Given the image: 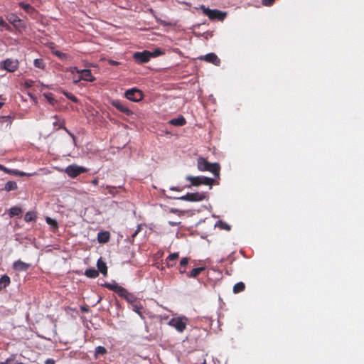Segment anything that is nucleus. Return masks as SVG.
Segmentation results:
<instances>
[{
	"mask_svg": "<svg viewBox=\"0 0 364 364\" xmlns=\"http://www.w3.org/2000/svg\"><path fill=\"white\" fill-rule=\"evenodd\" d=\"M198 168L201 171H210L215 177H219L220 166L218 163H210L205 159L200 157L197 163Z\"/></svg>",
	"mask_w": 364,
	"mask_h": 364,
	"instance_id": "obj_1",
	"label": "nucleus"
},
{
	"mask_svg": "<svg viewBox=\"0 0 364 364\" xmlns=\"http://www.w3.org/2000/svg\"><path fill=\"white\" fill-rule=\"evenodd\" d=\"M186 180L191 182L190 186H198L200 185H207L209 186L210 188L213 185L215 180L212 178H208L205 176H187L186 177Z\"/></svg>",
	"mask_w": 364,
	"mask_h": 364,
	"instance_id": "obj_2",
	"label": "nucleus"
},
{
	"mask_svg": "<svg viewBox=\"0 0 364 364\" xmlns=\"http://www.w3.org/2000/svg\"><path fill=\"white\" fill-rule=\"evenodd\" d=\"M87 171V168L77 164L69 165L65 169V173L72 178H75L81 173H86Z\"/></svg>",
	"mask_w": 364,
	"mask_h": 364,
	"instance_id": "obj_3",
	"label": "nucleus"
},
{
	"mask_svg": "<svg viewBox=\"0 0 364 364\" xmlns=\"http://www.w3.org/2000/svg\"><path fill=\"white\" fill-rule=\"evenodd\" d=\"M187 322L186 317H176L169 321L168 325L175 328L177 331L182 333L186 328Z\"/></svg>",
	"mask_w": 364,
	"mask_h": 364,
	"instance_id": "obj_4",
	"label": "nucleus"
},
{
	"mask_svg": "<svg viewBox=\"0 0 364 364\" xmlns=\"http://www.w3.org/2000/svg\"><path fill=\"white\" fill-rule=\"evenodd\" d=\"M18 60L7 58L1 63L0 67L8 72L13 73L18 69Z\"/></svg>",
	"mask_w": 364,
	"mask_h": 364,
	"instance_id": "obj_5",
	"label": "nucleus"
},
{
	"mask_svg": "<svg viewBox=\"0 0 364 364\" xmlns=\"http://www.w3.org/2000/svg\"><path fill=\"white\" fill-rule=\"evenodd\" d=\"M206 198V194L205 193H188L186 195L178 198L182 200L197 202L201 201Z\"/></svg>",
	"mask_w": 364,
	"mask_h": 364,
	"instance_id": "obj_6",
	"label": "nucleus"
},
{
	"mask_svg": "<svg viewBox=\"0 0 364 364\" xmlns=\"http://www.w3.org/2000/svg\"><path fill=\"white\" fill-rule=\"evenodd\" d=\"M133 58L139 64L146 63L151 59V52L149 50L135 52L133 54Z\"/></svg>",
	"mask_w": 364,
	"mask_h": 364,
	"instance_id": "obj_7",
	"label": "nucleus"
},
{
	"mask_svg": "<svg viewBox=\"0 0 364 364\" xmlns=\"http://www.w3.org/2000/svg\"><path fill=\"white\" fill-rule=\"evenodd\" d=\"M125 97L133 102H139L143 99L142 92L136 88H132L125 92Z\"/></svg>",
	"mask_w": 364,
	"mask_h": 364,
	"instance_id": "obj_8",
	"label": "nucleus"
},
{
	"mask_svg": "<svg viewBox=\"0 0 364 364\" xmlns=\"http://www.w3.org/2000/svg\"><path fill=\"white\" fill-rule=\"evenodd\" d=\"M204 14L212 20L218 19L223 21L226 16V14L217 9H204Z\"/></svg>",
	"mask_w": 364,
	"mask_h": 364,
	"instance_id": "obj_9",
	"label": "nucleus"
},
{
	"mask_svg": "<svg viewBox=\"0 0 364 364\" xmlns=\"http://www.w3.org/2000/svg\"><path fill=\"white\" fill-rule=\"evenodd\" d=\"M73 70L76 71L77 73L80 74V77L78 80H75V82L77 83L80 80H85L87 82H93L95 80V78L92 76L91 70H79L77 68H74Z\"/></svg>",
	"mask_w": 364,
	"mask_h": 364,
	"instance_id": "obj_10",
	"label": "nucleus"
},
{
	"mask_svg": "<svg viewBox=\"0 0 364 364\" xmlns=\"http://www.w3.org/2000/svg\"><path fill=\"white\" fill-rule=\"evenodd\" d=\"M54 121L53 122V129L57 131L60 129H63L67 133H68L70 136H73V135L65 127V120L62 119L58 115H55L53 117Z\"/></svg>",
	"mask_w": 364,
	"mask_h": 364,
	"instance_id": "obj_11",
	"label": "nucleus"
},
{
	"mask_svg": "<svg viewBox=\"0 0 364 364\" xmlns=\"http://www.w3.org/2000/svg\"><path fill=\"white\" fill-rule=\"evenodd\" d=\"M200 60H205L208 63H211L215 65H220V60L218 58V57L213 53H210L205 55H202L198 58Z\"/></svg>",
	"mask_w": 364,
	"mask_h": 364,
	"instance_id": "obj_12",
	"label": "nucleus"
},
{
	"mask_svg": "<svg viewBox=\"0 0 364 364\" xmlns=\"http://www.w3.org/2000/svg\"><path fill=\"white\" fill-rule=\"evenodd\" d=\"M113 107H114L119 112L125 114L127 116H130L133 114L132 111L129 109L125 105L119 100H114L112 102Z\"/></svg>",
	"mask_w": 364,
	"mask_h": 364,
	"instance_id": "obj_13",
	"label": "nucleus"
},
{
	"mask_svg": "<svg viewBox=\"0 0 364 364\" xmlns=\"http://www.w3.org/2000/svg\"><path fill=\"white\" fill-rule=\"evenodd\" d=\"M31 267V264L26 263L21 259L16 260L13 263V268L17 272H26Z\"/></svg>",
	"mask_w": 364,
	"mask_h": 364,
	"instance_id": "obj_14",
	"label": "nucleus"
},
{
	"mask_svg": "<svg viewBox=\"0 0 364 364\" xmlns=\"http://www.w3.org/2000/svg\"><path fill=\"white\" fill-rule=\"evenodd\" d=\"M179 257V253L178 252H174L172 254H170L166 258V264L168 267H172L176 264V260Z\"/></svg>",
	"mask_w": 364,
	"mask_h": 364,
	"instance_id": "obj_15",
	"label": "nucleus"
},
{
	"mask_svg": "<svg viewBox=\"0 0 364 364\" xmlns=\"http://www.w3.org/2000/svg\"><path fill=\"white\" fill-rule=\"evenodd\" d=\"M19 6L22 8L25 11V12L30 15H36L37 14L36 9L28 4L20 2Z\"/></svg>",
	"mask_w": 364,
	"mask_h": 364,
	"instance_id": "obj_16",
	"label": "nucleus"
},
{
	"mask_svg": "<svg viewBox=\"0 0 364 364\" xmlns=\"http://www.w3.org/2000/svg\"><path fill=\"white\" fill-rule=\"evenodd\" d=\"M110 234L107 231L100 232L97 234V240L100 243H106L109 240Z\"/></svg>",
	"mask_w": 364,
	"mask_h": 364,
	"instance_id": "obj_17",
	"label": "nucleus"
},
{
	"mask_svg": "<svg viewBox=\"0 0 364 364\" xmlns=\"http://www.w3.org/2000/svg\"><path fill=\"white\" fill-rule=\"evenodd\" d=\"M189 258L183 257L181 259L179 267H178V272L180 274H186V267L188 264Z\"/></svg>",
	"mask_w": 364,
	"mask_h": 364,
	"instance_id": "obj_18",
	"label": "nucleus"
},
{
	"mask_svg": "<svg viewBox=\"0 0 364 364\" xmlns=\"http://www.w3.org/2000/svg\"><path fill=\"white\" fill-rule=\"evenodd\" d=\"M169 124L176 127H181L186 124V120L183 116H180L178 118L171 119Z\"/></svg>",
	"mask_w": 364,
	"mask_h": 364,
	"instance_id": "obj_19",
	"label": "nucleus"
},
{
	"mask_svg": "<svg viewBox=\"0 0 364 364\" xmlns=\"http://www.w3.org/2000/svg\"><path fill=\"white\" fill-rule=\"evenodd\" d=\"M205 270V267H197L193 269L190 272H187L186 277L188 278H196L202 272Z\"/></svg>",
	"mask_w": 364,
	"mask_h": 364,
	"instance_id": "obj_20",
	"label": "nucleus"
},
{
	"mask_svg": "<svg viewBox=\"0 0 364 364\" xmlns=\"http://www.w3.org/2000/svg\"><path fill=\"white\" fill-rule=\"evenodd\" d=\"M97 271L100 272L103 275L106 276L107 274V267L105 262L102 259H99L97 262Z\"/></svg>",
	"mask_w": 364,
	"mask_h": 364,
	"instance_id": "obj_21",
	"label": "nucleus"
},
{
	"mask_svg": "<svg viewBox=\"0 0 364 364\" xmlns=\"http://www.w3.org/2000/svg\"><path fill=\"white\" fill-rule=\"evenodd\" d=\"M37 214L35 211H29L24 215V220L27 223L36 222Z\"/></svg>",
	"mask_w": 364,
	"mask_h": 364,
	"instance_id": "obj_22",
	"label": "nucleus"
},
{
	"mask_svg": "<svg viewBox=\"0 0 364 364\" xmlns=\"http://www.w3.org/2000/svg\"><path fill=\"white\" fill-rule=\"evenodd\" d=\"M10 277L7 275H4L0 278V291L5 289L10 284Z\"/></svg>",
	"mask_w": 364,
	"mask_h": 364,
	"instance_id": "obj_23",
	"label": "nucleus"
},
{
	"mask_svg": "<svg viewBox=\"0 0 364 364\" xmlns=\"http://www.w3.org/2000/svg\"><path fill=\"white\" fill-rule=\"evenodd\" d=\"M22 213V210L21 208L14 206L11 208L9 210V215L10 218H13L14 216H18Z\"/></svg>",
	"mask_w": 364,
	"mask_h": 364,
	"instance_id": "obj_24",
	"label": "nucleus"
},
{
	"mask_svg": "<svg viewBox=\"0 0 364 364\" xmlns=\"http://www.w3.org/2000/svg\"><path fill=\"white\" fill-rule=\"evenodd\" d=\"M85 275L89 278H96L99 276V273L95 268H90L85 270Z\"/></svg>",
	"mask_w": 364,
	"mask_h": 364,
	"instance_id": "obj_25",
	"label": "nucleus"
},
{
	"mask_svg": "<svg viewBox=\"0 0 364 364\" xmlns=\"http://www.w3.org/2000/svg\"><path fill=\"white\" fill-rule=\"evenodd\" d=\"M131 308L134 311L137 313L139 315L141 316V310L143 309V306L140 301H136V302H134L131 305Z\"/></svg>",
	"mask_w": 364,
	"mask_h": 364,
	"instance_id": "obj_26",
	"label": "nucleus"
},
{
	"mask_svg": "<svg viewBox=\"0 0 364 364\" xmlns=\"http://www.w3.org/2000/svg\"><path fill=\"white\" fill-rule=\"evenodd\" d=\"M17 188V183L15 181H9L5 184L4 190L9 192L16 190Z\"/></svg>",
	"mask_w": 364,
	"mask_h": 364,
	"instance_id": "obj_27",
	"label": "nucleus"
},
{
	"mask_svg": "<svg viewBox=\"0 0 364 364\" xmlns=\"http://www.w3.org/2000/svg\"><path fill=\"white\" fill-rule=\"evenodd\" d=\"M245 285L243 282H240L235 284L233 287V292L235 294H237L242 292L245 290Z\"/></svg>",
	"mask_w": 364,
	"mask_h": 364,
	"instance_id": "obj_28",
	"label": "nucleus"
},
{
	"mask_svg": "<svg viewBox=\"0 0 364 364\" xmlns=\"http://www.w3.org/2000/svg\"><path fill=\"white\" fill-rule=\"evenodd\" d=\"M33 64L36 68H40L41 70H44L46 68V63L42 58L35 59Z\"/></svg>",
	"mask_w": 364,
	"mask_h": 364,
	"instance_id": "obj_29",
	"label": "nucleus"
},
{
	"mask_svg": "<svg viewBox=\"0 0 364 364\" xmlns=\"http://www.w3.org/2000/svg\"><path fill=\"white\" fill-rule=\"evenodd\" d=\"M0 364H24L21 362H15V355H12L8 358L5 361L1 362Z\"/></svg>",
	"mask_w": 364,
	"mask_h": 364,
	"instance_id": "obj_30",
	"label": "nucleus"
},
{
	"mask_svg": "<svg viewBox=\"0 0 364 364\" xmlns=\"http://www.w3.org/2000/svg\"><path fill=\"white\" fill-rule=\"evenodd\" d=\"M127 290L124 287L119 286L115 291L120 297L124 298L127 294Z\"/></svg>",
	"mask_w": 364,
	"mask_h": 364,
	"instance_id": "obj_31",
	"label": "nucleus"
},
{
	"mask_svg": "<svg viewBox=\"0 0 364 364\" xmlns=\"http://www.w3.org/2000/svg\"><path fill=\"white\" fill-rule=\"evenodd\" d=\"M124 299H125L130 304L132 305L134 302L137 301L136 298L132 294L127 292V295L124 296Z\"/></svg>",
	"mask_w": 364,
	"mask_h": 364,
	"instance_id": "obj_32",
	"label": "nucleus"
},
{
	"mask_svg": "<svg viewBox=\"0 0 364 364\" xmlns=\"http://www.w3.org/2000/svg\"><path fill=\"white\" fill-rule=\"evenodd\" d=\"M107 353V349L103 346H97L95 348V356L97 357L99 355H105Z\"/></svg>",
	"mask_w": 364,
	"mask_h": 364,
	"instance_id": "obj_33",
	"label": "nucleus"
},
{
	"mask_svg": "<svg viewBox=\"0 0 364 364\" xmlns=\"http://www.w3.org/2000/svg\"><path fill=\"white\" fill-rule=\"evenodd\" d=\"M46 223L49 225H50L53 228L57 229L58 228V223L56 222L55 220L48 217V218H46Z\"/></svg>",
	"mask_w": 364,
	"mask_h": 364,
	"instance_id": "obj_34",
	"label": "nucleus"
},
{
	"mask_svg": "<svg viewBox=\"0 0 364 364\" xmlns=\"http://www.w3.org/2000/svg\"><path fill=\"white\" fill-rule=\"evenodd\" d=\"M104 286L106 288H107L108 289L112 290L114 292L116 291L117 287H119V285L117 284H110V283H106Z\"/></svg>",
	"mask_w": 364,
	"mask_h": 364,
	"instance_id": "obj_35",
	"label": "nucleus"
},
{
	"mask_svg": "<svg viewBox=\"0 0 364 364\" xmlns=\"http://www.w3.org/2000/svg\"><path fill=\"white\" fill-rule=\"evenodd\" d=\"M164 54V52L159 48L155 49L153 52H151V58H156Z\"/></svg>",
	"mask_w": 364,
	"mask_h": 364,
	"instance_id": "obj_36",
	"label": "nucleus"
},
{
	"mask_svg": "<svg viewBox=\"0 0 364 364\" xmlns=\"http://www.w3.org/2000/svg\"><path fill=\"white\" fill-rule=\"evenodd\" d=\"M64 95H65V97L68 99L70 100L73 102H78L77 98L75 95H73L72 93L65 92Z\"/></svg>",
	"mask_w": 364,
	"mask_h": 364,
	"instance_id": "obj_37",
	"label": "nucleus"
},
{
	"mask_svg": "<svg viewBox=\"0 0 364 364\" xmlns=\"http://www.w3.org/2000/svg\"><path fill=\"white\" fill-rule=\"evenodd\" d=\"M35 84V82L31 79H27L24 81L23 85L26 88H30L33 87Z\"/></svg>",
	"mask_w": 364,
	"mask_h": 364,
	"instance_id": "obj_38",
	"label": "nucleus"
},
{
	"mask_svg": "<svg viewBox=\"0 0 364 364\" xmlns=\"http://www.w3.org/2000/svg\"><path fill=\"white\" fill-rule=\"evenodd\" d=\"M14 173L16 175V176H32L33 174L32 173H26L25 172H22V171H14Z\"/></svg>",
	"mask_w": 364,
	"mask_h": 364,
	"instance_id": "obj_39",
	"label": "nucleus"
},
{
	"mask_svg": "<svg viewBox=\"0 0 364 364\" xmlns=\"http://www.w3.org/2000/svg\"><path fill=\"white\" fill-rule=\"evenodd\" d=\"M275 0H262L263 5L266 6H269L273 4Z\"/></svg>",
	"mask_w": 364,
	"mask_h": 364,
	"instance_id": "obj_40",
	"label": "nucleus"
},
{
	"mask_svg": "<svg viewBox=\"0 0 364 364\" xmlns=\"http://www.w3.org/2000/svg\"><path fill=\"white\" fill-rule=\"evenodd\" d=\"M220 227L223 228V229H225V230H229L230 229V227L225 223H223V222H220Z\"/></svg>",
	"mask_w": 364,
	"mask_h": 364,
	"instance_id": "obj_41",
	"label": "nucleus"
},
{
	"mask_svg": "<svg viewBox=\"0 0 364 364\" xmlns=\"http://www.w3.org/2000/svg\"><path fill=\"white\" fill-rule=\"evenodd\" d=\"M168 224L170 226H177V225H179L181 224V222L180 221H168Z\"/></svg>",
	"mask_w": 364,
	"mask_h": 364,
	"instance_id": "obj_42",
	"label": "nucleus"
},
{
	"mask_svg": "<svg viewBox=\"0 0 364 364\" xmlns=\"http://www.w3.org/2000/svg\"><path fill=\"white\" fill-rule=\"evenodd\" d=\"M106 188L108 190L109 193L113 194L114 190L115 189V187H112L110 186H107Z\"/></svg>",
	"mask_w": 364,
	"mask_h": 364,
	"instance_id": "obj_43",
	"label": "nucleus"
},
{
	"mask_svg": "<svg viewBox=\"0 0 364 364\" xmlns=\"http://www.w3.org/2000/svg\"><path fill=\"white\" fill-rule=\"evenodd\" d=\"M109 64L110 65H114V66H116V65H119V62H117V61H115V60H109Z\"/></svg>",
	"mask_w": 364,
	"mask_h": 364,
	"instance_id": "obj_44",
	"label": "nucleus"
},
{
	"mask_svg": "<svg viewBox=\"0 0 364 364\" xmlns=\"http://www.w3.org/2000/svg\"><path fill=\"white\" fill-rule=\"evenodd\" d=\"M170 212L171 213H178V214H180L181 213V210H178V209H176V208H171L170 210Z\"/></svg>",
	"mask_w": 364,
	"mask_h": 364,
	"instance_id": "obj_45",
	"label": "nucleus"
},
{
	"mask_svg": "<svg viewBox=\"0 0 364 364\" xmlns=\"http://www.w3.org/2000/svg\"><path fill=\"white\" fill-rule=\"evenodd\" d=\"M55 54L57 56L60 57V58H63V57H64V56L65 55V53H61V52H60V51H56V52L55 53Z\"/></svg>",
	"mask_w": 364,
	"mask_h": 364,
	"instance_id": "obj_46",
	"label": "nucleus"
},
{
	"mask_svg": "<svg viewBox=\"0 0 364 364\" xmlns=\"http://www.w3.org/2000/svg\"><path fill=\"white\" fill-rule=\"evenodd\" d=\"M46 97H47L48 100L50 103L53 104V102H55L54 98H53L52 97L48 96V95H46Z\"/></svg>",
	"mask_w": 364,
	"mask_h": 364,
	"instance_id": "obj_47",
	"label": "nucleus"
},
{
	"mask_svg": "<svg viewBox=\"0 0 364 364\" xmlns=\"http://www.w3.org/2000/svg\"><path fill=\"white\" fill-rule=\"evenodd\" d=\"M170 190L174 191H181L179 188L176 187V186L171 187Z\"/></svg>",
	"mask_w": 364,
	"mask_h": 364,
	"instance_id": "obj_48",
	"label": "nucleus"
},
{
	"mask_svg": "<svg viewBox=\"0 0 364 364\" xmlns=\"http://www.w3.org/2000/svg\"><path fill=\"white\" fill-rule=\"evenodd\" d=\"M194 364H206L205 360L204 358H202L201 360L199 362H195Z\"/></svg>",
	"mask_w": 364,
	"mask_h": 364,
	"instance_id": "obj_49",
	"label": "nucleus"
},
{
	"mask_svg": "<svg viewBox=\"0 0 364 364\" xmlns=\"http://www.w3.org/2000/svg\"><path fill=\"white\" fill-rule=\"evenodd\" d=\"M45 364H55V362L53 359H48Z\"/></svg>",
	"mask_w": 364,
	"mask_h": 364,
	"instance_id": "obj_50",
	"label": "nucleus"
},
{
	"mask_svg": "<svg viewBox=\"0 0 364 364\" xmlns=\"http://www.w3.org/2000/svg\"><path fill=\"white\" fill-rule=\"evenodd\" d=\"M92 183L94 186H97V185H98V179H97V178H94V179L92 181Z\"/></svg>",
	"mask_w": 364,
	"mask_h": 364,
	"instance_id": "obj_51",
	"label": "nucleus"
},
{
	"mask_svg": "<svg viewBox=\"0 0 364 364\" xmlns=\"http://www.w3.org/2000/svg\"><path fill=\"white\" fill-rule=\"evenodd\" d=\"M0 26H7V23L3 19H0Z\"/></svg>",
	"mask_w": 364,
	"mask_h": 364,
	"instance_id": "obj_52",
	"label": "nucleus"
},
{
	"mask_svg": "<svg viewBox=\"0 0 364 364\" xmlns=\"http://www.w3.org/2000/svg\"><path fill=\"white\" fill-rule=\"evenodd\" d=\"M139 229L136 230V232L133 234V237H135V235L139 232Z\"/></svg>",
	"mask_w": 364,
	"mask_h": 364,
	"instance_id": "obj_53",
	"label": "nucleus"
},
{
	"mask_svg": "<svg viewBox=\"0 0 364 364\" xmlns=\"http://www.w3.org/2000/svg\"><path fill=\"white\" fill-rule=\"evenodd\" d=\"M4 105V102H0V109L3 107Z\"/></svg>",
	"mask_w": 364,
	"mask_h": 364,
	"instance_id": "obj_54",
	"label": "nucleus"
},
{
	"mask_svg": "<svg viewBox=\"0 0 364 364\" xmlns=\"http://www.w3.org/2000/svg\"><path fill=\"white\" fill-rule=\"evenodd\" d=\"M82 310L83 311H87V309H86V308H85V307H82Z\"/></svg>",
	"mask_w": 364,
	"mask_h": 364,
	"instance_id": "obj_55",
	"label": "nucleus"
}]
</instances>
